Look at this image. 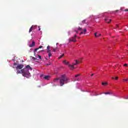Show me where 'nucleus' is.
<instances>
[{
    "label": "nucleus",
    "instance_id": "obj_38",
    "mask_svg": "<svg viewBox=\"0 0 128 128\" xmlns=\"http://www.w3.org/2000/svg\"><path fill=\"white\" fill-rule=\"evenodd\" d=\"M84 34H86V32H84Z\"/></svg>",
    "mask_w": 128,
    "mask_h": 128
},
{
    "label": "nucleus",
    "instance_id": "obj_28",
    "mask_svg": "<svg viewBox=\"0 0 128 128\" xmlns=\"http://www.w3.org/2000/svg\"><path fill=\"white\" fill-rule=\"evenodd\" d=\"M47 50H50V46H47Z\"/></svg>",
    "mask_w": 128,
    "mask_h": 128
},
{
    "label": "nucleus",
    "instance_id": "obj_6",
    "mask_svg": "<svg viewBox=\"0 0 128 128\" xmlns=\"http://www.w3.org/2000/svg\"><path fill=\"white\" fill-rule=\"evenodd\" d=\"M68 68H70V70H74V66L73 64H68Z\"/></svg>",
    "mask_w": 128,
    "mask_h": 128
},
{
    "label": "nucleus",
    "instance_id": "obj_36",
    "mask_svg": "<svg viewBox=\"0 0 128 128\" xmlns=\"http://www.w3.org/2000/svg\"><path fill=\"white\" fill-rule=\"evenodd\" d=\"M40 30V28H38V30Z\"/></svg>",
    "mask_w": 128,
    "mask_h": 128
},
{
    "label": "nucleus",
    "instance_id": "obj_9",
    "mask_svg": "<svg viewBox=\"0 0 128 128\" xmlns=\"http://www.w3.org/2000/svg\"><path fill=\"white\" fill-rule=\"evenodd\" d=\"M105 21L106 22H107V24H110V22H112V20L108 19V18H106V19H105Z\"/></svg>",
    "mask_w": 128,
    "mask_h": 128
},
{
    "label": "nucleus",
    "instance_id": "obj_4",
    "mask_svg": "<svg viewBox=\"0 0 128 128\" xmlns=\"http://www.w3.org/2000/svg\"><path fill=\"white\" fill-rule=\"evenodd\" d=\"M42 48V46H40L38 48H36L34 49V55L36 56V52H38V50H40V48Z\"/></svg>",
    "mask_w": 128,
    "mask_h": 128
},
{
    "label": "nucleus",
    "instance_id": "obj_23",
    "mask_svg": "<svg viewBox=\"0 0 128 128\" xmlns=\"http://www.w3.org/2000/svg\"><path fill=\"white\" fill-rule=\"evenodd\" d=\"M76 64H76V62L73 64V66H76Z\"/></svg>",
    "mask_w": 128,
    "mask_h": 128
},
{
    "label": "nucleus",
    "instance_id": "obj_3",
    "mask_svg": "<svg viewBox=\"0 0 128 128\" xmlns=\"http://www.w3.org/2000/svg\"><path fill=\"white\" fill-rule=\"evenodd\" d=\"M76 35H75L74 37L72 38V39H69V42H76Z\"/></svg>",
    "mask_w": 128,
    "mask_h": 128
},
{
    "label": "nucleus",
    "instance_id": "obj_22",
    "mask_svg": "<svg viewBox=\"0 0 128 128\" xmlns=\"http://www.w3.org/2000/svg\"><path fill=\"white\" fill-rule=\"evenodd\" d=\"M82 24H86V20H84L82 21Z\"/></svg>",
    "mask_w": 128,
    "mask_h": 128
},
{
    "label": "nucleus",
    "instance_id": "obj_37",
    "mask_svg": "<svg viewBox=\"0 0 128 128\" xmlns=\"http://www.w3.org/2000/svg\"><path fill=\"white\" fill-rule=\"evenodd\" d=\"M76 80H78V79H76Z\"/></svg>",
    "mask_w": 128,
    "mask_h": 128
},
{
    "label": "nucleus",
    "instance_id": "obj_1",
    "mask_svg": "<svg viewBox=\"0 0 128 128\" xmlns=\"http://www.w3.org/2000/svg\"><path fill=\"white\" fill-rule=\"evenodd\" d=\"M24 65L22 64H18L16 62H14V64L13 68H16V70L17 71V74H22V76H24V78H30L32 75L30 72V70H32V68L29 65H28L23 68ZM22 68H23L22 70Z\"/></svg>",
    "mask_w": 128,
    "mask_h": 128
},
{
    "label": "nucleus",
    "instance_id": "obj_20",
    "mask_svg": "<svg viewBox=\"0 0 128 128\" xmlns=\"http://www.w3.org/2000/svg\"><path fill=\"white\" fill-rule=\"evenodd\" d=\"M31 58H32L33 60H37V58H35L34 57L31 56Z\"/></svg>",
    "mask_w": 128,
    "mask_h": 128
},
{
    "label": "nucleus",
    "instance_id": "obj_33",
    "mask_svg": "<svg viewBox=\"0 0 128 128\" xmlns=\"http://www.w3.org/2000/svg\"><path fill=\"white\" fill-rule=\"evenodd\" d=\"M115 12H118V10H116Z\"/></svg>",
    "mask_w": 128,
    "mask_h": 128
},
{
    "label": "nucleus",
    "instance_id": "obj_39",
    "mask_svg": "<svg viewBox=\"0 0 128 128\" xmlns=\"http://www.w3.org/2000/svg\"><path fill=\"white\" fill-rule=\"evenodd\" d=\"M58 44L57 43V44H56V46H58Z\"/></svg>",
    "mask_w": 128,
    "mask_h": 128
},
{
    "label": "nucleus",
    "instance_id": "obj_14",
    "mask_svg": "<svg viewBox=\"0 0 128 128\" xmlns=\"http://www.w3.org/2000/svg\"><path fill=\"white\" fill-rule=\"evenodd\" d=\"M32 32V26L29 30V32Z\"/></svg>",
    "mask_w": 128,
    "mask_h": 128
},
{
    "label": "nucleus",
    "instance_id": "obj_18",
    "mask_svg": "<svg viewBox=\"0 0 128 128\" xmlns=\"http://www.w3.org/2000/svg\"><path fill=\"white\" fill-rule=\"evenodd\" d=\"M76 62L77 64H80V62H78V60H76Z\"/></svg>",
    "mask_w": 128,
    "mask_h": 128
},
{
    "label": "nucleus",
    "instance_id": "obj_32",
    "mask_svg": "<svg viewBox=\"0 0 128 128\" xmlns=\"http://www.w3.org/2000/svg\"><path fill=\"white\" fill-rule=\"evenodd\" d=\"M40 52H42V50H41V51L38 52V54H40Z\"/></svg>",
    "mask_w": 128,
    "mask_h": 128
},
{
    "label": "nucleus",
    "instance_id": "obj_17",
    "mask_svg": "<svg viewBox=\"0 0 128 128\" xmlns=\"http://www.w3.org/2000/svg\"><path fill=\"white\" fill-rule=\"evenodd\" d=\"M103 94H112V93H110V92H104Z\"/></svg>",
    "mask_w": 128,
    "mask_h": 128
},
{
    "label": "nucleus",
    "instance_id": "obj_15",
    "mask_svg": "<svg viewBox=\"0 0 128 128\" xmlns=\"http://www.w3.org/2000/svg\"><path fill=\"white\" fill-rule=\"evenodd\" d=\"M64 56V54H62V55H61L59 58H58V59H60L62 58Z\"/></svg>",
    "mask_w": 128,
    "mask_h": 128
},
{
    "label": "nucleus",
    "instance_id": "obj_34",
    "mask_svg": "<svg viewBox=\"0 0 128 128\" xmlns=\"http://www.w3.org/2000/svg\"><path fill=\"white\" fill-rule=\"evenodd\" d=\"M94 74H91V76H94Z\"/></svg>",
    "mask_w": 128,
    "mask_h": 128
},
{
    "label": "nucleus",
    "instance_id": "obj_35",
    "mask_svg": "<svg viewBox=\"0 0 128 128\" xmlns=\"http://www.w3.org/2000/svg\"><path fill=\"white\" fill-rule=\"evenodd\" d=\"M112 80H114V78H112Z\"/></svg>",
    "mask_w": 128,
    "mask_h": 128
},
{
    "label": "nucleus",
    "instance_id": "obj_2",
    "mask_svg": "<svg viewBox=\"0 0 128 128\" xmlns=\"http://www.w3.org/2000/svg\"><path fill=\"white\" fill-rule=\"evenodd\" d=\"M60 80V86H62L64 84H68V78H66V74H62L59 78H56L54 80V82Z\"/></svg>",
    "mask_w": 128,
    "mask_h": 128
},
{
    "label": "nucleus",
    "instance_id": "obj_12",
    "mask_svg": "<svg viewBox=\"0 0 128 128\" xmlns=\"http://www.w3.org/2000/svg\"><path fill=\"white\" fill-rule=\"evenodd\" d=\"M102 86H108V82H102Z\"/></svg>",
    "mask_w": 128,
    "mask_h": 128
},
{
    "label": "nucleus",
    "instance_id": "obj_21",
    "mask_svg": "<svg viewBox=\"0 0 128 128\" xmlns=\"http://www.w3.org/2000/svg\"><path fill=\"white\" fill-rule=\"evenodd\" d=\"M38 58L40 59V60H42V56H40V55H38Z\"/></svg>",
    "mask_w": 128,
    "mask_h": 128
},
{
    "label": "nucleus",
    "instance_id": "obj_24",
    "mask_svg": "<svg viewBox=\"0 0 128 128\" xmlns=\"http://www.w3.org/2000/svg\"><path fill=\"white\" fill-rule=\"evenodd\" d=\"M124 66H128V64H124Z\"/></svg>",
    "mask_w": 128,
    "mask_h": 128
},
{
    "label": "nucleus",
    "instance_id": "obj_8",
    "mask_svg": "<svg viewBox=\"0 0 128 128\" xmlns=\"http://www.w3.org/2000/svg\"><path fill=\"white\" fill-rule=\"evenodd\" d=\"M44 80H50V76H44Z\"/></svg>",
    "mask_w": 128,
    "mask_h": 128
},
{
    "label": "nucleus",
    "instance_id": "obj_19",
    "mask_svg": "<svg viewBox=\"0 0 128 128\" xmlns=\"http://www.w3.org/2000/svg\"><path fill=\"white\" fill-rule=\"evenodd\" d=\"M80 76V74H78L75 76V78H78V76Z\"/></svg>",
    "mask_w": 128,
    "mask_h": 128
},
{
    "label": "nucleus",
    "instance_id": "obj_25",
    "mask_svg": "<svg viewBox=\"0 0 128 128\" xmlns=\"http://www.w3.org/2000/svg\"><path fill=\"white\" fill-rule=\"evenodd\" d=\"M123 80L124 82H128V79H124Z\"/></svg>",
    "mask_w": 128,
    "mask_h": 128
},
{
    "label": "nucleus",
    "instance_id": "obj_10",
    "mask_svg": "<svg viewBox=\"0 0 128 128\" xmlns=\"http://www.w3.org/2000/svg\"><path fill=\"white\" fill-rule=\"evenodd\" d=\"M94 36H96V38H99V36H102V34H98V32L94 33Z\"/></svg>",
    "mask_w": 128,
    "mask_h": 128
},
{
    "label": "nucleus",
    "instance_id": "obj_26",
    "mask_svg": "<svg viewBox=\"0 0 128 128\" xmlns=\"http://www.w3.org/2000/svg\"><path fill=\"white\" fill-rule=\"evenodd\" d=\"M84 32H86V29H84Z\"/></svg>",
    "mask_w": 128,
    "mask_h": 128
},
{
    "label": "nucleus",
    "instance_id": "obj_27",
    "mask_svg": "<svg viewBox=\"0 0 128 128\" xmlns=\"http://www.w3.org/2000/svg\"><path fill=\"white\" fill-rule=\"evenodd\" d=\"M82 34H84V32H80V35Z\"/></svg>",
    "mask_w": 128,
    "mask_h": 128
},
{
    "label": "nucleus",
    "instance_id": "obj_31",
    "mask_svg": "<svg viewBox=\"0 0 128 128\" xmlns=\"http://www.w3.org/2000/svg\"><path fill=\"white\" fill-rule=\"evenodd\" d=\"M125 12H128V9H126Z\"/></svg>",
    "mask_w": 128,
    "mask_h": 128
},
{
    "label": "nucleus",
    "instance_id": "obj_7",
    "mask_svg": "<svg viewBox=\"0 0 128 128\" xmlns=\"http://www.w3.org/2000/svg\"><path fill=\"white\" fill-rule=\"evenodd\" d=\"M36 46V42H34V41H33L32 42V44H30L29 46L30 48H32V46Z\"/></svg>",
    "mask_w": 128,
    "mask_h": 128
},
{
    "label": "nucleus",
    "instance_id": "obj_11",
    "mask_svg": "<svg viewBox=\"0 0 128 128\" xmlns=\"http://www.w3.org/2000/svg\"><path fill=\"white\" fill-rule=\"evenodd\" d=\"M63 64H68L69 62H66V60H64L63 61Z\"/></svg>",
    "mask_w": 128,
    "mask_h": 128
},
{
    "label": "nucleus",
    "instance_id": "obj_13",
    "mask_svg": "<svg viewBox=\"0 0 128 128\" xmlns=\"http://www.w3.org/2000/svg\"><path fill=\"white\" fill-rule=\"evenodd\" d=\"M56 50H58V47H56V48H53V52H56Z\"/></svg>",
    "mask_w": 128,
    "mask_h": 128
},
{
    "label": "nucleus",
    "instance_id": "obj_16",
    "mask_svg": "<svg viewBox=\"0 0 128 128\" xmlns=\"http://www.w3.org/2000/svg\"><path fill=\"white\" fill-rule=\"evenodd\" d=\"M77 30H82V28L78 26V28H77Z\"/></svg>",
    "mask_w": 128,
    "mask_h": 128
},
{
    "label": "nucleus",
    "instance_id": "obj_30",
    "mask_svg": "<svg viewBox=\"0 0 128 128\" xmlns=\"http://www.w3.org/2000/svg\"><path fill=\"white\" fill-rule=\"evenodd\" d=\"M118 77H116L115 78V80H118Z\"/></svg>",
    "mask_w": 128,
    "mask_h": 128
},
{
    "label": "nucleus",
    "instance_id": "obj_29",
    "mask_svg": "<svg viewBox=\"0 0 128 128\" xmlns=\"http://www.w3.org/2000/svg\"><path fill=\"white\" fill-rule=\"evenodd\" d=\"M75 32H76V34H78V30H75Z\"/></svg>",
    "mask_w": 128,
    "mask_h": 128
},
{
    "label": "nucleus",
    "instance_id": "obj_5",
    "mask_svg": "<svg viewBox=\"0 0 128 128\" xmlns=\"http://www.w3.org/2000/svg\"><path fill=\"white\" fill-rule=\"evenodd\" d=\"M47 53L48 54V56L49 58H50V56H52V50L50 49L48 50Z\"/></svg>",
    "mask_w": 128,
    "mask_h": 128
}]
</instances>
